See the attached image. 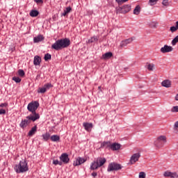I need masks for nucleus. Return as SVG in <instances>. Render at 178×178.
I'll return each instance as SVG.
<instances>
[{"label":"nucleus","instance_id":"1","mask_svg":"<svg viewBox=\"0 0 178 178\" xmlns=\"http://www.w3.org/2000/svg\"><path fill=\"white\" fill-rule=\"evenodd\" d=\"M69 45H70V40L69 38L60 39L51 45V49L60 51L63 48H67Z\"/></svg>","mask_w":178,"mask_h":178},{"label":"nucleus","instance_id":"2","mask_svg":"<svg viewBox=\"0 0 178 178\" xmlns=\"http://www.w3.org/2000/svg\"><path fill=\"white\" fill-rule=\"evenodd\" d=\"M38 106H40V103L38 102H32L28 104L27 109L29 112H31V114L29 116H32L33 118H37V120L40 119V114L35 112L37 109H38Z\"/></svg>","mask_w":178,"mask_h":178},{"label":"nucleus","instance_id":"3","mask_svg":"<svg viewBox=\"0 0 178 178\" xmlns=\"http://www.w3.org/2000/svg\"><path fill=\"white\" fill-rule=\"evenodd\" d=\"M106 163V159L104 157H98L96 160H95L90 165L91 170H97L98 168H101V166H104Z\"/></svg>","mask_w":178,"mask_h":178},{"label":"nucleus","instance_id":"4","mask_svg":"<svg viewBox=\"0 0 178 178\" xmlns=\"http://www.w3.org/2000/svg\"><path fill=\"white\" fill-rule=\"evenodd\" d=\"M16 173H24L29 170V166H27V162L26 160L19 161L18 165H16L14 168Z\"/></svg>","mask_w":178,"mask_h":178},{"label":"nucleus","instance_id":"5","mask_svg":"<svg viewBox=\"0 0 178 178\" xmlns=\"http://www.w3.org/2000/svg\"><path fill=\"white\" fill-rule=\"evenodd\" d=\"M37 119V117L33 118L32 115L26 116L25 120H22L19 124V127L22 129H24V127H27V125L30 124L31 122H35V120H38Z\"/></svg>","mask_w":178,"mask_h":178},{"label":"nucleus","instance_id":"6","mask_svg":"<svg viewBox=\"0 0 178 178\" xmlns=\"http://www.w3.org/2000/svg\"><path fill=\"white\" fill-rule=\"evenodd\" d=\"M122 169V165L117 163H111L108 164L107 171L108 172H113V170H120Z\"/></svg>","mask_w":178,"mask_h":178},{"label":"nucleus","instance_id":"7","mask_svg":"<svg viewBox=\"0 0 178 178\" xmlns=\"http://www.w3.org/2000/svg\"><path fill=\"white\" fill-rule=\"evenodd\" d=\"M134 40H136V38L132 37V38L126 39L124 40H122L120 44V47L121 48H124V47H127V45H129V44H131L133 42V41H134Z\"/></svg>","mask_w":178,"mask_h":178},{"label":"nucleus","instance_id":"8","mask_svg":"<svg viewBox=\"0 0 178 178\" xmlns=\"http://www.w3.org/2000/svg\"><path fill=\"white\" fill-rule=\"evenodd\" d=\"M140 156H141V154L140 153H135L134 154L130 159L129 163L130 165H134L136 162H138V159H140Z\"/></svg>","mask_w":178,"mask_h":178},{"label":"nucleus","instance_id":"9","mask_svg":"<svg viewBox=\"0 0 178 178\" xmlns=\"http://www.w3.org/2000/svg\"><path fill=\"white\" fill-rule=\"evenodd\" d=\"M172 51H173V47L168 44H165L164 47H161L160 49L161 54H168V52H172Z\"/></svg>","mask_w":178,"mask_h":178},{"label":"nucleus","instance_id":"10","mask_svg":"<svg viewBox=\"0 0 178 178\" xmlns=\"http://www.w3.org/2000/svg\"><path fill=\"white\" fill-rule=\"evenodd\" d=\"M87 161L86 159H84L83 157H78L76 158V161H74V166H79V165H83L85 162Z\"/></svg>","mask_w":178,"mask_h":178},{"label":"nucleus","instance_id":"11","mask_svg":"<svg viewBox=\"0 0 178 178\" xmlns=\"http://www.w3.org/2000/svg\"><path fill=\"white\" fill-rule=\"evenodd\" d=\"M164 177H170V178H178V175L177 172H172L170 171H165L163 173Z\"/></svg>","mask_w":178,"mask_h":178},{"label":"nucleus","instance_id":"12","mask_svg":"<svg viewBox=\"0 0 178 178\" xmlns=\"http://www.w3.org/2000/svg\"><path fill=\"white\" fill-rule=\"evenodd\" d=\"M120 9L121 10L120 13H129V11L131 10V6L127 4L122 6Z\"/></svg>","mask_w":178,"mask_h":178},{"label":"nucleus","instance_id":"13","mask_svg":"<svg viewBox=\"0 0 178 178\" xmlns=\"http://www.w3.org/2000/svg\"><path fill=\"white\" fill-rule=\"evenodd\" d=\"M60 159L63 163H67L69 161H70V159H69V155L67 153L62 154L60 156Z\"/></svg>","mask_w":178,"mask_h":178},{"label":"nucleus","instance_id":"14","mask_svg":"<svg viewBox=\"0 0 178 178\" xmlns=\"http://www.w3.org/2000/svg\"><path fill=\"white\" fill-rule=\"evenodd\" d=\"M161 86L165 87V88H170L172 86V82L169 79H166L162 81Z\"/></svg>","mask_w":178,"mask_h":178},{"label":"nucleus","instance_id":"15","mask_svg":"<svg viewBox=\"0 0 178 178\" xmlns=\"http://www.w3.org/2000/svg\"><path fill=\"white\" fill-rule=\"evenodd\" d=\"M83 126L85 130H86V131H91V129H92L93 127L92 123H88V122H83Z\"/></svg>","mask_w":178,"mask_h":178},{"label":"nucleus","instance_id":"16","mask_svg":"<svg viewBox=\"0 0 178 178\" xmlns=\"http://www.w3.org/2000/svg\"><path fill=\"white\" fill-rule=\"evenodd\" d=\"M110 149L112 151H118L120 149V144L116 143L111 144Z\"/></svg>","mask_w":178,"mask_h":178},{"label":"nucleus","instance_id":"17","mask_svg":"<svg viewBox=\"0 0 178 178\" xmlns=\"http://www.w3.org/2000/svg\"><path fill=\"white\" fill-rule=\"evenodd\" d=\"M33 64L35 66H38L41 64V57L39 56H35L33 59Z\"/></svg>","mask_w":178,"mask_h":178},{"label":"nucleus","instance_id":"18","mask_svg":"<svg viewBox=\"0 0 178 178\" xmlns=\"http://www.w3.org/2000/svg\"><path fill=\"white\" fill-rule=\"evenodd\" d=\"M36 132H37V125H35L29 131V132L28 133V136H29V137H31V136H34Z\"/></svg>","mask_w":178,"mask_h":178},{"label":"nucleus","instance_id":"19","mask_svg":"<svg viewBox=\"0 0 178 178\" xmlns=\"http://www.w3.org/2000/svg\"><path fill=\"white\" fill-rule=\"evenodd\" d=\"M164 145H165V143H163V142L160 141L158 139H156L154 141V145H155V147H156V148H162V147H163Z\"/></svg>","mask_w":178,"mask_h":178},{"label":"nucleus","instance_id":"20","mask_svg":"<svg viewBox=\"0 0 178 178\" xmlns=\"http://www.w3.org/2000/svg\"><path fill=\"white\" fill-rule=\"evenodd\" d=\"M29 15L31 17H37V16L40 15V12H38V10H32L30 12Z\"/></svg>","mask_w":178,"mask_h":178},{"label":"nucleus","instance_id":"21","mask_svg":"<svg viewBox=\"0 0 178 178\" xmlns=\"http://www.w3.org/2000/svg\"><path fill=\"white\" fill-rule=\"evenodd\" d=\"M44 40V36L42 35H38L37 37L33 38L34 42H40Z\"/></svg>","mask_w":178,"mask_h":178},{"label":"nucleus","instance_id":"22","mask_svg":"<svg viewBox=\"0 0 178 178\" xmlns=\"http://www.w3.org/2000/svg\"><path fill=\"white\" fill-rule=\"evenodd\" d=\"M113 56V54H112V52H111V51L107 52V53L103 54V56H102L103 59H111V58Z\"/></svg>","mask_w":178,"mask_h":178},{"label":"nucleus","instance_id":"23","mask_svg":"<svg viewBox=\"0 0 178 178\" xmlns=\"http://www.w3.org/2000/svg\"><path fill=\"white\" fill-rule=\"evenodd\" d=\"M140 12H141V7L138 5L134 10V15H140Z\"/></svg>","mask_w":178,"mask_h":178},{"label":"nucleus","instance_id":"24","mask_svg":"<svg viewBox=\"0 0 178 178\" xmlns=\"http://www.w3.org/2000/svg\"><path fill=\"white\" fill-rule=\"evenodd\" d=\"M111 145H112V143L110 141L103 142L102 143V147H105L106 148H110L111 149Z\"/></svg>","mask_w":178,"mask_h":178},{"label":"nucleus","instance_id":"25","mask_svg":"<svg viewBox=\"0 0 178 178\" xmlns=\"http://www.w3.org/2000/svg\"><path fill=\"white\" fill-rule=\"evenodd\" d=\"M50 140L54 142L59 141L60 140V137L58 135H53L50 137Z\"/></svg>","mask_w":178,"mask_h":178},{"label":"nucleus","instance_id":"26","mask_svg":"<svg viewBox=\"0 0 178 178\" xmlns=\"http://www.w3.org/2000/svg\"><path fill=\"white\" fill-rule=\"evenodd\" d=\"M42 137H43V140L44 141H48V140H49V138H51V134L49 133H46L42 135Z\"/></svg>","mask_w":178,"mask_h":178},{"label":"nucleus","instance_id":"27","mask_svg":"<svg viewBox=\"0 0 178 178\" xmlns=\"http://www.w3.org/2000/svg\"><path fill=\"white\" fill-rule=\"evenodd\" d=\"M157 140H159V141H161V143L165 144V143H166V136H159L157 138Z\"/></svg>","mask_w":178,"mask_h":178},{"label":"nucleus","instance_id":"28","mask_svg":"<svg viewBox=\"0 0 178 178\" xmlns=\"http://www.w3.org/2000/svg\"><path fill=\"white\" fill-rule=\"evenodd\" d=\"M150 29H156L158 26V22H152L149 24Z\"/></svg>","mask_w":178,"mask_h":178},{"label":"nucleus","instance_id":"29","mask_svg":"<svg viewBox=\"0 0 178 178\" xmlns=\"http://www.w3.org/2000/svg\"><path fill=\"white\" fill-rule=\"evenodd\" d=\"M96 41H98V38H97V36H93L88 40V44H92V42H96Z\"/></svg>","mask_w":178,"mask_h":178},{"label":"nucleus","instance_id":"30","mask_svg":"<svg viewBox=\"0 0 178 178\" xmlns=\"http://www.w3.org/2000/svg\"><path fill=\"white\" fill-rule=\"evenodd\" d=\"M158 1L159 0H149L148 3L150 6H154V5H156Z\"/></svg>","mask_w":178,"mask_h":178},{"label":"nucleus","instance_id":"31","mask_svg":"<svg viewBox=\"0 0 178 178\" xmlns=\"http://www.w3.org/2000/svg\"><path fill=\"white\" fill-rule=\"evenodd\" d=\"M178 42V35H177L171 42L172 45L175 47Z\"/></svg>","mask_w":178,"mask_h":178},{"label":"nucleus","instance_id":"32","mask_svg":"<svg viewBox=\"0 0 178 178\" xmlns=\"http://www.w3.org/2000/svg\"><path fill=\"white\" fill-rule=\"evenodd\" d=\"M52 56H51L50 54L47 53L44 55V60H50L51 59Z\"/></svg>","mask_w":178,"mask_h":178},{"label":"nucleus","instance_id":"33","mask_svg":"<svg viewBox=\"0 0 178 178\" xmlns=\"http://www.w3.org/2000/svg\"><path fill=\"white\" fill-rule=\"evenodd\" d=\"M24 70H18V75L19 76V77H24Z\"/></svg>","mask_w":178,"mask_h":178},{"label":"nucleus","instance_id":"34","mask_svg":"<svg viewBox=\"0 0 178 178\" xmlns=\"http://www.w3.org/2000/svg\"><path fill=\"white\" fill-rule=\"evenodd\" d=\"M13 81H15V83H20V81H22V79H20L19 76H13Z\"/></svg>","mask_w":178,"mask_h":178},{"label":"nucleus","instance_id":"35","mask_svg":"<svg viewBox=\"0 0 178 178\" xmlns=\"http://www.w3.org/2000/svg\"><path fill=\"white\" fill-rule=\"evenodd\" d=\"M47 92V88H40L38 90V92H40V94H44V92Z\"/></svg>","mask_w":178,"mask_h":178},{"label":"nucleus","instance_id":"36","mask_svg":"<svg viewBox=\"0 0 178 178\" xmlns=\"http://www.w3.org/2000/svg\"><path fill=\"white\" fill-rule=\"evenodd\" d=\"M155 67V65L154 64H149L147 65V69L150 71L152 72V70H154V67Z\"/></svg>","mask_w":178,"mask_h":178},{"label":"nucleus","instance_id":"37","mask_svg":"<svg viewBox=\"0 0 178 178\" xmlns=\"http://www.w3.org/2000/svg\"><path fill=\"white\" fill-rule=\"evenodd\" d=\"M62 161H59L58 160L53 161V165H60V166H62Z\"/></svg>","mask_w":178,"mask_h":178},{"label":"nucleus","instance_id":"38","mask_svg":"<svg viewBox=\"0 0 178 178\" xmlns=\"http://www.w3.org/2000/svg\"><path fill=\"white\" fill-rule=\"evenodd\" d=\"M44 87L46 88V90H49V88L54 87V86H52V84L48 83H46Z\"/></svg>","mask_w":178,"mask_h":178},{"label":"nucleus","instance_id":"39","mask_svg":"<svg viewBox=\"0 0 178 178\" xmlns=\"http://www.w3.org/2000/svg\"><path fill=\"white\" fill-rule=\"evenodd\" d=\"M177 28L176 27V26H171L170 28V31H171V33H175V31H177Z\"/></svg>","mask_w":178,"mask_h":178},{"label":"nucleus","instance_id":"40","mask_svg":"<svg viewBox=\"0 0 178 178\" xmlns=\"http://www.w3.org/2000/svg\"><path fill=\"white\" fill-rule=\"evenodd\" d=\"M162 5H163V6H169V0H163Z\"/></svg>","mask_w":178,"mask_h":178},{"label":"nucleus","instance_id":"41","mask_svg":"<svg viewBox=\"0 0 178 178\" xmlns=\"http://www.w3.org/2000/svg\"><path fill=\"white\" fill-rule=\"evenodd\" d=\"M146 177V174L144 172H140L139 173V178H145Z\"/></svg>","mask_w":178,"mask_h":178},{"label":"nucleus","instance_id":"42","mask_svg":"<svg viewBox=\"0 0 178 178\" xmlns=\"http://www.w3.org/2000/svg\"><path fill=\"white\" fill-rule=\"evenodd\" d=\"M64 11H65L67 14L70 13V12H72V7H67Z\"/></svg>","mask_w":178,"mask_h":178},{"label":"nucleus","instance_id":"43","mask_svg":"<svg viewBox=\"0 0 178 178\" xmlns=\"http://www.w3.org/2000/svg\"><path fill=\"white\" fill-rule=\"evenodd\" d=\"M171 112H178V106H173L171 109Z\"/></svg>","mask_w":178,"mask_h":178},{"label":"nucleus","instance_id":"44","mask_svg":"<svg viewBox=\"0 0 178 178\" xmlns=\"http://www.w3.org/2000/svg\"><path fill=\"white\" fill-rule=\"evenodd\" d=\"M129 0H115V2H118V3H124V2H127Z\"/></svg>","mask_w":178,"mask_h":178},{"label":"nucleus","instance_id":"45","mask_svg":"<svg viewBox=\"0 0 178 178\" xmlns=\"http://www.w3.org/2000/svg\"><path fill=\"white\" fill-rule=\"evenodd\" d=\"M6 113V110L0 108V115H5Z\"/></svg>","mask_w":178,"mask_h":178},{"label":"nucleus","instance_id":"46","mask_svg":"<svg viewBox=\"0 0 178 178\" xmlns=\"http://www.w3.org/2000/svg\"><path fill=\"white\" fill-rule=\"evenodd\" d=\"M8 106V103H2L0 104V108H3Z\"/></svg>","mask_w":178,"mask_h":178},{"label":"nucleus","instance_id":"47","mask_svg":"<svg viewBox=\"0 0 178 178\" xmlns=\"http://www.w3.org/2000/svg\"><path fill=\"white\" fill-rule=\"evenodd\" d=\"M35 2H36V3H43V1L42 0H34Z\"/></svg>","mask_w":178,"mask_h":178},{"label":"nucleus","instance_id":"48","mask_svg":"<svg viewBox=\"0 0 178 178\" xmlns=\"http://www.w3.org/2000/svg\"><path fill=\"white\" fill-rule=\"evenodd\" d=\"M92 176H93V177H97V176H98V174L97 172H92Z\"/></svg>","mask_w":178,"mask_h":178},{"label":"nucleus","instance_id":"49","mask_svg":"<svg viewBox=\"0 0 178 178\" xmlns=\"http://www.w3.org/2000/svg\"><path fill=\"white\" fill-rule=\"evenodd\" d=\"M175 127L178 128V121L175 123Z\"/></svg>","mask_w":178,"mask_h":178},{"label":"nucleus","instance_id":"50","mask_svg":"<svg viewBox=\"0 0 178 178\" xmlns=\"http://www.w3.org/2000/svg\"><path fill=\"white\" fill-rule=\"evenodd\" d=\"M175 26L177 27V29L178 30V21L175 22Z\"/></svg>","mask_w":178,"mask_h":178},{"label":"nucleus","instance_id":"51","mask_svg":"<svg viewBox=\"0 0 178 178\" xmlns=\"http://www.w3.org/2000/svg\"><path fill=\"white\" fill-rule=\"evenodd\" d=\"M66 15H67V14L66 12L64 10L63 13L62 14V16H66Z\"/></svg>","mask_w":178,"mask_h":178},{"label":"nucleus","instance_id":"52","mask_svg":"<svg viewBox=\"0 0 178 178\" xmlns=\"http://www.w3.org/2000/svg\"><path fill=\"white\" fill-rule=\"evenodd\" d=\"M175 101H178V94L175 96Z\"/></svg>","mask_w":178,"mask_h":178},{"label":"nucleus","instance_id":"53","mask_svg":"<svg viewBox=\"0 0 178 178\" xmlns=\"http://www.w3.org/2000/svg\"><path fill=\"white\" fill-rule=\"evenodd\" d=\"M101 89V86H99V90Z\"/></svg>","mask_w":178,"mask_h":178}]
</instances>
